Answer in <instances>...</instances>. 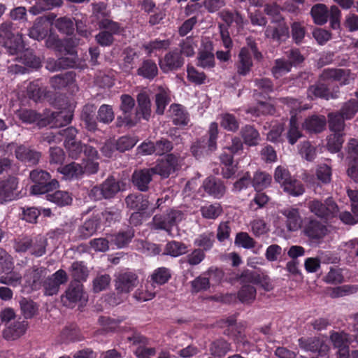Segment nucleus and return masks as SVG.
<instances>
[{
	"label": "nucleus",
	"instance_id": "58",
	"mask_svg": "<svg viewBox=\"0 0 358 358\" xmlns=\"http://www.w3.org/2000/svg\"><path fill=\"white\" fill-rule=\"evenodd\" d=\"M73 80V73L71 72H66L52 77L50 84L55 89H62L70 84Z\"/></svg>",
	"mask_w": 358,
	"mask_h": 358
},
{
	"label": "nucleus",
	"instance_id": "59",
	"mask_svg": "<svg viewBox=\"0 0 358 358\" xmlns=\"http://www.w3.org/2000/svg\"><path fill=\"white\" fill-rule=\"evenodd\" d=\"M197 60V65L203 69H211L215 66L214 54L207 50L199 52Z\"/></svg>",
	"mask_w": 358,
	"mask_h": 358
},
{
	"label": "nucleus",
	"instance_id": "30",
	"mask_svg": "<svg viewBox=\"0 0 358 358\" xmlns=\"http://www.w3.org/2000/svg\"><path fill=\"white\" fill-rule=\"evenodd\" d=\"M27 322L17 321L10 324L3 331V337L8 341H14L22 336L26 331Z\"/></svg>",
	"mask_w": 358,
	"mask_h": 358
},
{
	"label": "nucleus",
	"instance_id": "35",
	"mask_svg": "<svg viewBox=\"0 0 358 358\" xmlns=\"http://www.w3.org/2000/svg\"><path fill=\"white\" fill-rule=\"evenodd\" d=\"M66 179H78L85 173L84 168L78 163L71 162L58 169Z\"/></svg>",
	"mask_w": 358,
	"mask_h": 358
},
{
	"label": "nucleus",
	"instance_id": "1",
	"mask_svg": "<svg viewBox=\"0 0 358 358\" xmlns=\"http://www.w3.org/2000/svg\"><path fill=\"white\" fill-rule=\"evenodd\" d=\"M14 25L10 21L0 24V45L10 55H18L24 49L22 35L14 33Z\"/></svg>",
	"mask_w": 358,
	"mask_h": 358
},
{
	"label": "nucleus",
	"instance_id": "29",
	"mask_svg": "<svg viewBox=\"0 0 358 358\" xmlns=\"http://www.w3.org/2000/svg\"><path fill=\"white\" fill-rule=\"evenodd\" d=\"M158 67L155 61L144 59L136 71L138 76L145 79L153 80L158 75Z\"/></svg>",
	"mask_w": 358,
	"mask_h": 358
},
{
	"label": "nucleus",
	"instance_id": "49",
	"mask_svg": "<svg viewBox=\"0 0 358 358\" xmlns=\"http://www.w3.org/2000/svg\"><path fill=\"white\" fill-rule=\"evenodd\" d=\"M47 199L55 203L57 206H64L71 203L72 198L69 192L66 191H56L52 194H47Z\"/></svg>",
	"mask_w": 358,
	"mask_h": 358
},
{
	"label": "nucleus",
	"instance_id": "28",
	"mask_svg": "<svg viewBox=\"0 0 358 358\" xmlns=\"http://www.w3.org/2000/svg\"><path fill=\"white\" fill-rule=\"evenodd\" d=\"M83 296V285L80 282H72L67 288L62 301L66 305H71L80 301Z\"/></svg>",
	"mask_w": 358,
	"mask_h": 358
},
{
	"label": "nucleus",
	"instance_id": "14",
	"mask_svg": "<svg viewBox=\"0 0 358 358\" xmlns=\"http://www.w3.org/2000/svg\"><path fill=\"white\" fill-rule=\"evenodd\" d=\"M47 273L48 270L42 266H33L27 269L24 276L25 286L30 287L32 290L40 289L43 278Z\"/></svg>",
	"mask_w": 358,
	"mask_h": 358
},
{
	"label": "nucleus",
	"instance_id": "48",
	"mask_svg": "<svg viewBox=\"0 0 358 358\" xmlns=\"http://www.w3.org/2000/svg\"><path fill=\"white\" fill-rule=\"evenodd\" d=\"M73 62L67 57H61L58 59L49 58L46 61L45 68L50 71H57L60 69L73 66Z\"/></svg>",
	"mask_w": 358,
	"mask_h": 358
},
{
	"label": "nucleus",
	"instance_id": "62",
	"mask_svg": "<svg viewBox=\"0 0 358 358\" xmlns=\"http://www.w3.org/2000/svg\"><path fill=\"white\" fill-rule=\"evenodd\" d=\"M47 35V29L43 27L41 19H36L33 27L29 31V36L35 40L43 39Z\"/></svg>",
	"mask_w": 358,
	"mask_h": 358
},
{
	"label": "nucleus",
	"instance_id": "34",
	"mask_svg": "<svg viewBox=\"0 0 358 358\" xmlns=\"http://www.w3.org/2000/svg\"><path fill=\"white\" fill-rule=\"evenodd\" d=\"M110 17V13L108 10L105 3L100 2L93 4L91 21L92 23L99 26L102 22Z\"/></svg>",
	"mask_w": 358,
	"mask_h": 358
},
{
	"label": "nucleus",
	"instance_id": "55",
	"mask_svg": "<svg viewBox=\"0 0 358 358\" xmlns=\"http://www.w3.org/2000/svg\"><path fill=\"white\" fill-rule=\"evenodd\" d=\"M282 187L285 192L294 196L302 195L305 192L303 184L293 177Z\"/></svg>",
	"mask_w": 358,
	"mask_h": 358
},
{
	"label": "nucleus",
	"instance_id": "12",
	"mask_svg": "<svg viewBox=\"0 0 358 358\" xmlns=\"http://www.w3.org/2000/svg\"><path fill=\"white\" fill-rule=\"evenodd\" d=\"M298 343L299 347L305 351L317 352L320 356L325 355L329 350L325 341L318 337L300 338Z\"/></svg>",
	"mask_w": 358,
	"mask_h": 358
},
{
	"label": "nucleus",
	"instance_id": "23",
	"mask_svg": "<svg viewBox=\"0 0 358 358\" xmlns=\"http://www.w3.org/2000/svg\"><path fill=\"white\" fill-rule=\"evenodd\" d=\"M322 80H333L338 82L342 85L350 83V70L341 69H325L321 76Z\"/></svg>",
	"mask_w": 358,
	"mask_h": 358
},
{
	"label": "nucleus",
	"instance_id": "63",
	"mask_svg": "<svg viewBox=\"0 0 358 358\" xmlns=\"http://www.w3.org/2000/svg\"><path fill=\"white\" fill-rule=\"evenodd\" d=\"M20 305L22 313L26 319L31 318L37 313L38 307L33 301L23 298L20 300Z\"/></svg>",
	"mask_w": 358,
	"mask_h": 358
},
{
	"label": "nucleus",
	"instance_id": "5",
	"mask_svg": "<svg viewBox=\"0 0 358 358\" xmlns=\"http://www.w3.org/2000/svg\"><path fill=\"white\" fill-rule=\"evenodd\" d=\"M208 138L206 137L196 140L191 146L192 154L197 159L201 158L206 150V145L210 151H214L217 148V139L218 137V125L216 122H211L208 129Z\"/></svg>",
	"mask_w": 358,
	"mask_h": 358
},
{
	"label": "nucleus",
	"instance_id": "39",
	"mask_svg": "<svg viewBox=\"0 0 358 358\" xmlns=\"http://www.w3.org/2000/svg\"><path fill=\"white\" fill-rule=\"evenodd\" d=\"M288 27L285 24H280L276 27L268 26L265 30V36L275 41H281L288 36Z\"/></svg>",
	"mask_w": 358,
	"mask_h": 358
},
{
	"label": "nucleus",
	"instance_id": "2",
	"mask_svg": "<svg viewBox=\"0 0 358 358\" xmlns=\"http://www.w3.org/2000/svg\"><path fill=\"white\" fill-rule=\"evenodd\" d=\"M310 14L315 24L323 25L329 19L331 26L334 29L340 27L341 12L336 6H331L329 10L325 4L317 3L311 8Z\"/></svg>",
	"mask_w": 358,
	"mask_h": 358
},
{
	"label": "nucleus",
	"instance_id": "8",
	"mask_svg": "<svg viewBox=\"0 0 358 358\" xmlns=\"http://www.w3.org/2000/svg\"><path fill=\"white\" fill-rule=\"evenodd\" d=\"M120 190L119 181L116 180L113 177H109L100 186L94 187L91 190V194L97 200L102 198L110 199Z\"/></svg>",
	"mask_w": 358,
	"mask_h": 358
},
{
	"label": "nucleus",
	"instance_id": "40",
	"mask_svg": "<svg viewBox=\"0 0 358 358\" xmlns=\"http://www.w3.org/2000/svg\"><path fill=\"white\" fill-rule=\"evenodd\" d=\"M96 107L94 105H85L83 107L81 119L85 122V127L89 131H94L96 129V122L94 119V113Z\"/></svg>",
	"mask_w": 358,
	"mask_h": 358
},
{
	"label": "nucleus",
	"instance_id": "37",
	"mask_svg": "<svg viewBox=\"0 0 358 358\" xmlns=\"http://www.w3.org/2000/svg\"><path fill=\"white\" fill-rule=\"evenodd\" d=\"M134 236V231L128 228L126 231H120L116 234H108L110 243H114L117 248H122L130 243Z\"/></svg>",
	"mask_w": 358,
	"mask_h": 358
},
{
	"label": "nucleus",
	"instance_id": "15",
	"mask_svg": "<svg viewBox=\"0 0 358 358\" xmlns=\"http://www.w3.org/2000/svg\"><path fill=\"white\" fill-rule=\"evenodd\" d=\"M18 180L15 177H9L6 180L0 181V203L3 204L15 200L17 194Z\"/></svg>",
	"mask_w": 358,
	"mask_h": 358
},
{
	"label": "nucleus",
	"instance_id": "27",
	"mask_svg": "<svg viewBox=\"0 0 358 358\" xmlns=\"http://www.w3.org/2000/svg\"><path fill=\"white\" fill-rule=\"evenodd\" d=\"M100 227L99 219L92 217L86 220L78 229L77 234L80 239H87L94 235Z\"/></svg>",
	"mask_w": 358,
	"mask_h": 358
},
{
	"label": "nucleus",
	"instance_id": "56",
	"mask_svg": "<svg viewBox=\"0 0 358 358\" xmlns=\"http://www.w3.org/2000/svg\"><path fill=\"white\" fill-rule=\"evenodd\" d=\"M138 58V53L132 48H127L123 52L122 69L129 73L134 68L136 60Z\"/></svg>",
	"mask_w": 358,
	"mask_h": 358
},
{
	"label": "nucleus",
	"instance_id": "20",
	"mask_svg": "<svg viewBox=\"0 0 358 358\" xmlns=\"http://www.w3.org/2000/svg\"><path fill=\"white\" fill-rule=\"evenodd\" d=\"M15 155L18 160L31 165H36L41 157L40 152L31 150L24 145L15 148Z\"/></svg>",
	"mask_w": 358,
	"mask_h": 358
},
{
	"label": "nucleus",
	"instance_id": "54",
	"mask_svg": "<svg viewBox=\"0 0 358 358\" xmlns=\"http://www.w3.org/2000/svg\"><path fill=\"white\" fill-rule=\"evenodd\" d=\"M168 218V212L165 214L155 215L152 218V224L155 229L164 230L169 235H171V229Z\"/></svg>",
	"mask_w": 358,
	"mask_h": 358
},
{
	"label": "nucleus",
	"instance_id": "57",
	"mask_svg": "<svg viewBox=\"0 0 358 358\" xmlns=\"http://www.w3.org/2000/svg\"><path fill=\"white\" fill-rule=\"evenodd\" d=\"M203 217L215 220L222 213V208L220 203L206 204L200 209Z\"/></svg>",
	"mask_w": 358,
	"mask_h": 358
},
{
	"label": "nucleus",
	"instance_id": "52",
	"mask_svg": "<svg viewBox=\"0 0 358 358\" xmlns=\"http://www.w3.org/2000/svg\"><path fill=\"white\" fill-rule=\"evenodd\" d=\"M257 291L252 285H242L238 292V298L245 303H251L256 298Z\"/></svg>",
	"mask_w": 358,
	"mask_h": 358
},
{
	"label": "nucleus",
	"instance_id": "61",
	"mask_svg": "<svg viewBox=\"0 0 358 358\" xmlns=\"http://www.w3.org/2000/svg\"><path fill=\"white\" fill-rule=\"evenodd\" d=\"M344 134L333 132L327 138V146L329 150L332 152H338L344 142Z\"/></svg>",
	"mask_w": 358,
	"mask_h": 358
},
{
	"label": "nucleus",
	"instance_id": "51",
	"mask_svg": "<svg viewBox=\"0 0 358 358\" xmlns=\"http://www.w3.org/2000/svg\"><path fill=\"white\" fill-rule=\"evenodd\" d=\"M328 119L329 127L332 132L343 133L345 128L344 120L345 119L340 113H329Z\"/></svg>",
	"mask_w": 358,
	"mask_h": 358
},
{
	"label": "nucleus",
	"instance_id": "13",
	"mask_svg": "<svg viewBox=\"0 0 358 358\" xmlns=\"http://www.w3.org/2000/svg\"><path fill=\"white\" fill-rule=\"evenodd\" d=\"M67 280L66 271L62 269L58 270L43 282L45 294L48 296L56 294L59 291V286L66 282Z\"/></svg>",
	"mask_w": 358,
	"mask_h": 358
},
{
	"label": "nucleus",
	"instance_id": "26",
	"mask_svg": "<svg viewBox=\"0 0 358 358\" xmlns=\"http://www.w3.org/2000/svg\"><path fill=\"white\" fill-rule=\"evenodd\" d=\"M136 116L148 120L151 116V101L146 92H141L137 95Z\"/></svg>",
	"mask_w": 358,
	"mask_h": 358
},
{
	"label": "nucleus",
	"instance_id": "47",
	"mask_svg": "<svg viewBox=\"0 0 358 358\" xmlns=\"http://www.w3.org/2000/svg\"><path fill=\"white\" fill-rule=\"evenodd\" d=\"M307 96L308 98L310 99L324 98L328 100L331 97L327 87L324 84L321 83H317L310 86L307 90Z\"/></svg>",
	"mask_w": 358,
	"mask_h": 358
},
{
	"label": "nucleus",
	"instance_id": "38",
	"mask_svg": "<svg viewBox=\"0 0 358 358\" xmlns=\"http://www.w3.org/2000/svg\"><path fill=\"white\" fill-rule=\"evenodd\" d=\"M170 101L171 98L168 90L159 87L155 96L156 113L159 115H163L166 106Z\"/></svg>",
	"mask_w": 358,
	"mask_h": 358
},
{
	"label": "nucleus",
	"instance_id": "53",
	"mask_svg": "<svg viewBox=\"0 0 358 358\" xmlns=\"http://www.w3.org/2000/svg\"><path fill=\"white\" fill-rule=\"evenodd\" d=\"M171 274L170 270L165 267H159L156 268L152 275L150 279L152 281V285L157 284L159 285L166 283L171 278Z\"/></svg>",
	"mask_w": 358,
	"mask_h": 358
},
{
	"label": "nucleus",
	"instance_id": "17",
	"mask_svg": "<svg viewBox=\"0 0 358 358\" xmlns=\"http://www.w3.org/2000/svg\"><path fill=\"white\" fill-rule=\"evenodd\" d=\"M128 339L134 345H139L134 350V354L138 358H151L156 354L155 348H148L145 345L148 344V340L143 336L135 333L132 336L129 337Z\"/></svg>",
	"mask_w": 358,
	"mask_h": 358
},
{
	"label": "nucleus",
	"instance_id": "25",
	"mask_svg": "<svg viewBox=\"0 0 358 358\" xmlns=\"http://www.w3.org/2000/svg\"><path fill=\"white\" fill-rule=\"evenodd\" d=\"M235 65L238 75L245 76L250 73L253 64L251 53L248 48H241Z\"/></svg>",
	"mask_w": 358,
	"mask_h": 358
},
{
	"label": "nucleus",
	"instance_id": "41",
	"mask_svg": "<svg viewBox=\"0 0 358 358\" xmlns=\"http://www.w3.org/2000/svg\"><path fill=\"white\" fill-rule=\"evenodd\" d=\"M214 235L213 233H203L199 234L194 240V245L203 250V253L210 250L214 245Z\"/></svg>",
	"mask_w": 358,
	"mask_h": 358
},
{
	"label": "nucleus",
	"instance_id": "36",
	"mask_svg": "<svg viewBox=\"0 0 358 358\" xmlns=\"http://www.w3.org/2000/svg\"><path fill=\"white\" fill-rule=\"evenodd\" d=\"M231 350V343L223 338H218L213 341L209 346L210 353L214 357H224Z\"/></svg>",
	"mask_w": 358,
	"mask_h": 358
},
{
	"label": "nucleus",
	"instance_id": "31",
	"mask_svg": "<svg viewBox=\"0 0 358 358\" xmlns=\"http://www.w3.org/2000/svg\"><path fill=\"white\" fill-rule=\"evenodd\" d=\"M327 120L323 115H314L306 119L303 128L310 133H320L326 127Z\"/></svg>",
	"mask_w": 358,
	"mask_h": 358
},
{
	"label": "nucleus",
	"instance_id": "45",
	"mask_svg": "<svg viewBox=\"0 0 358 358\" xmlns=\"http://www.w3.org/2000/svg\"><path fill=\"white\" fill-rule=\"evenodd\" d=\"M252 180V187L257 191H261L271 184L272 178L271 175L264 172L258 171L255 173Z\"/></svg>",
	"mask_w": 358,
	"mask_h": 358
},
{
	"label": "nucleus",
	"instance_id": "44",
	"mask_svg": "<svg viewBox=\"0 0 358 358\" xmlns=\"http://www.w3.org/2000/svg\"><path fill=\"white\" fill-rule=\"evenodd\" d=\"M187 250L188 249L186 244L182 242L172 241L166 243L164 254L176 257L186 254Z\"/></svg>",
	"mask_w": 358,
	"mask_h": 358
},
{
	"label": "nucleus",
	"instance_id": "7",
	"mask_svg": "<svg viewBox=\"0 0 358 358\" xmlns=\"http://www.w3.org/2000/svg\"><path fill=\"white\" fill-rule=\"evenodd\" d=\"M138 284V276L132 271H124L115 275V287L117 293L128 294Z\"/></svg>",
	"mask_w": 358,
	"mask_h": 358
},
{
	"label": "nucleus",
	"instance_id": "42",
	"mask_svg": "<svg viewBox=\"0 0 358 358\" xmlns=\"http://www.w3.org/2000/svg\"><path fill=\"white\" fill-rule=\"evenodd\" d=\"M288 142L291 145L296 143L298 139L302 136V133L299 127L298 118L296 115H291L289 129L286 134Z\"/></svg>",
	"mask_w": 358,
	"mask_h": 358
},
{
	"label": "nucleus",
	"instance_id": "24",
	"mask_svg": "<svg viewBox=\"0 0 358 358\" xmlns=\"http://www.w3.org/2000/svg\"><path fill=\"white\" fill-rule=\"evenodd\" d=\"M205 192L215 199H220L225 193L226 188L222 180L214 177L207 178L203 182Z\"/></svg>",
	"mask_w": 358,
	"mask_h": 358
},
{
	"label": "nucleus",
	"instance_id": "10",
	"mask_svg": "<svg viewBox=\"0 0 358 358\" xmlns=\"http://www.w3.org/2000/svg\"><path fill=\"white\" fill-rule=\"evenodd\" d=\"M184 63V59L178 48L168 52L159 60V67L165 73L178 71L183 66Z\"/></svg>",
	"mask_w": 358,
	"mask_h": 358
},
{
	"label": "nucleus",
	"instance_id": "64",
	"mask_svg": "<svg viewBox=\"0 0 358 358\" xmlns=\"http://www.w3.org/2000/svg\"><path fill=\"white\" fill-rule=\"evenodd\" d=\"M358 111V103L355 100H350L345 103L338 112L345 120L352 119Z\"/></svg>",
	"mask_w": 358,
	"mask_h": 358
},
{
	"label": "nucleus",
	"instance_id": "22",
	"mask_svg": "<svg viewBox=\"0 0 358 358\" xmlns=\"http://www.w3.org/2000/svg\"><path fill=\"white\" fill-rule=\"evenodd\" d=\"M120 110L124 114V117H117V126L121 127L123 124H129L131 122L130 114L135 106L134 99L129 94H122L120 96Z\"/></svg>",
	"mask_w": 358,
	"mask_h": 358
},
{
	"label": "nucleus",
	"instance_id": "50",
	"mask_svg": "<svg viewBox=\"0 0 358 358\" xmlns=\"http://www.w3.org/2000/svg\"><path fill=\"white\" fill-rule=\"evenodd\" d=\"M47 245V238L43 236H38L33 239L31 238L30 253L36 257H41L46 252Z\"/></svg>",
	"mask_w": 358,
	"mask_h": 358
},
{
	"label": "nucleus",
	"instance_id": "43",
	"mask_svg": "<svg viewBox=\"0 0 358 358\" xmlns=\"http://www.w3.org/2000/svg\"><path fill=\"white\" fill-rule=\"evenodd\" d=\"M241 136L244 143L249 146H255L258 144L260 137L258 131L252 126L246 125L241 129Z\"/></svg>",
	"mask_w": 358,
	"mask_h": 358
},
{
	"label": "nucleus",
	"instance_id": "46",
	"mask_svg": "<svg viewBox=\"0 0 358 358\" xmlns=\"http://www.w3.org/2000/svg\"><path fill=\"white\" fill-rule=\"evenodd\" d=\"M17 117L24 123L32 124L38 121H41L39 124L42 122L41 115L36 113L34 110L22 108L16 112Z\"/></svg>",
	"mask_w": 358,
	"mask_h": 358
},
{
	"label": "nucleus",
	"instance_id": "16",
	"mask_svg": "<svg viewBox=\"0 0 358 358\" xmlns=\"http://www.w3.org/2000/svg\"><path fill=\"white\" fill-rule=\"evenodd\" d=\"M177 164L178 157L173 154H169L165 159L159 161L150 169L154 175L158 174L163 178H168L171 173L175 171Z\"/></svg>",
	"mask_w": 358,
	"mask_h": 358
},
{
	"label": "nucleus",
	"instance_id": "9",
	"mask_svg": "<svg viewBox=\"0 0 358 358\" xmlns=\"http://www.w3.org/2000/svg\"><path fill=\"white\" fill-rule=\"evenodd\" d=\"M279 213L283 216V221L288 231L294 232L302 229L303 218L299 208L289 206L280 209Z\"/></svg>",
	"mask_w": 358,
	"mask_h": 358
},
{
	"label": "nucleus",
	"instance_id": "11",
	"mask_svg": "<svg viewBox=\"0 0 358 358\" xmlns=\"http://www.w3.org/2000/svg\"><path fill=\"white\" fill-rule=\"evenodd\" d=\"M330 340L334 348L338 350L340 358L349 357V345L351 342V338L348 333L343 331H331Z\"/></svg>",
	"mask_w": 358,
	"mask_h": 358
},
{
	"label": "nucleus",
	"instance_id": "32",
	"mask_svg": "<svg viewBox=\"0 0 358 358\" xmlns=\"http://www.w3.org/2000/svg\"><path fill=\"white\" fill-rule=\"evenodd\" d=\"M173 123L177 126H185L189 122V116L184 107L180 104H172L169 109Z\"/></svg>",
	"mask_w": 358,
	"mask_h": 358
},
{
	"label": "nucleus",
	"instance_id": "6",
	"mask_svg": "<svg viewBox=\"0 0 358 358\" xmlns=\"http://www.w3.org/2000/svg\"><path fill=\"white\" fill-rule=\"evenodd\" d=\"M302 234L312 241L323 239L329 232L328 227L315 217L308 218L301 229Z\"/></svg>",
	"mask_w": 358,
	"mask_h": 358
},
{
	"label": "nucleus",
	"instance_id": "60",
	"mask_svg": "<svg viewBox=\"0 0 358 358\" xmlns=\"http://www.w3.org/2000/svg\"><path fill=\"white\" fill-rule=\"evenodd\" d=\"M273 110L274 108L270 103L265 101H259L255 106L248 108L246 112L255 117H258L261 115L272 113Z\"/></svg>",
	"mask_w": 358,
	"mask_h": 358
},
{
	"label": "nucleus",
	"instance_id": "4",
	"mask_svg": "<svg viewBox=\"0 0 358 358\" xmlns=\"http://www.w3.org/2000/svg\"><path fill=\"white\" fill-rule=\"evenodd\" d=\"M307 207L315 216L327 220L336 217L339 213L338 206L331 197L324 201L319 199L311 200L308 203Z\"/></svg>",
	"mask_w": 358,
	"mask_h": 358
},
{
	"label": "nucleus",
	"instance_id": "33",
	"mask_svg": "<svg viewBox=\"0 0 358 358\" xmlns=\"http://www.w3.org/2000/svg\"><path fill=\"white\" fill-rule=\"evenodd\" d=\"M128 208L140 212L145 210L149 205V201L146 196L142 194H129L125 199Z\"/></svg>",
	"mask_w": 358,
	"mask_h": 358
},
{
	"label": "nucleus",
	"instance_id": "19",
	"mask_svg": "<svg viewBox=\"0 0 358 358\" xmlns=\"http://www.w3.org/2000/svg\"><path fill=\"white\" fill-rule=\"evenodd\" d=\"M152 171L150 169L136 170L132 175L134 185L141 192L148 190V185L152 180Z\"/></svg>",
	"mask_w": 358,
	"mask_h": 358
},
{
	"label": "nucleus",
	"instance_id": "3",
	"mask_svg": "<svg viewBox=\"0 0 358 358\" xmlns=\"http://www.w3.org/2000/svg\"><path fill=\"white\" fill-rule=\"evenodd\" d=\"M29 178L34 183L31 187L33 194L48 193L59 187V182L56 179H51L50 174L46 171L34 169L30 172Z\"/></svg>",
	"mask_w": 358,
	"mask_h": 358
},
{
	"label": "nucleus",
	"instance_id": "18",
	"mask_svg": "<svg viewBox=\"0 0 358 358\" xmlns=\"http://www.w3.org/2000/svg\"><path fill=\"white\" fill-rule=\"evenodd\" d=\"M73 117L70 110H61L52 112L44 120H42L41 126L51 125L52 127H60L69 124Z\"/></svg>",
	"mask_w": 358,
	"mask_h": 358
},
{
	"label": "nucleus",
	"instance_id": "21",
	"mask_svg": "<svg viewBox=\"0 0 358 358\" xmlns=\"http://www.w3.org/2000/svg\"><path fill=\"white\" fill-rule=\"evenodd\" d=\"M348 154L354 164L348 169V176L358 182V139L350 138L347 144Z\"/></svg>",
	"mask_w": 358,
	"mask_h": 358
}]
</instances>
